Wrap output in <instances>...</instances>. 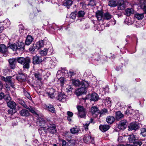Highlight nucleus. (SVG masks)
I'll list each match as a JSON object with an SVG mask.
<instances>
[{"label": "nucleus", "mask_w": 146, "mask_h": 146, "mask_svg": "<svg viewBox=\"0 0 146 146\" xmlns=\"http://www.w3.org/2000/svg\"><path fill=\"white\" fill-rule=\"evenodd\" d=\"M82 84V85L81 86V87L76 91V94L77 96L86 94L87 91V88L89 86V84L87 81H83Z\"/></svg>", "instance_id": "nucleus-1"}, {"label": "nucleus", "mask_w": 146, "mask_h": 146, "mask_svg": "<svg viewBox=\"0 0 146 146\" xmlns=\"http://www.w3.org/2000/svg\"><path fill=\"white\" fill-rule=\"evenodd\" d=\"M30 62L31 59L29 57H18V62L23 65V68L25 69H28L29 68Z\"/></svg>", "instance_id": "nucleus-2"}, {"label": "nucleus", "mask_w": 146, "mask_h": 146, "mask_svg": "<svg viewBox=\"0 0 146 146\" xmlns=\"http://www.w3.org/2000/svg\"><path fill=\"white\" fill-rule=\"evenodd\" d=\"M46 126V130L47 132H49L52 134H54L56 132V125L51 121L50 119L47 120Z\"/></svg>", "instance_id": "nucleus-3"}, {"label": "nucleus", "mask_w": 146, "mask_h": 146, "mask_svg": "<svg viewBox=\"0 0 146 146\" xmlns=\"http://www.w3.org/2000/svg\"><path fill=\"white\" fill-rule=\"evenodd\" d=\"M11 76H6V77L4 76L1 77V80L5 81L7 84L6 87L7 89L9 90L10 87L8 85H10L11 87L13 88L14 87V84Z\"/></svg>", "instance_id": "nucleus-4"}, {"label": "nucleus", "mask_w": 146, "mask_h": 146, "mask_svg": "<svg viewBox=\"0 0 146 146\" xmlns=\"http://www.w3.org/2000/svg\"><path fill=\"white\" fill-rule=\"evenodd\" d=\"M77 108L78 110V112L76 113L78 117L80 118H85L86 117V113L85 109L82 106L77 105Z\"/></svg>", "instance_id": "nucleus-5"}, {"label": "nucleus", "mask_w": 146, "mask_h": 146, "mask_svg": "<svg viewBox=\"0 0 146 146\" xmlns=\"http://www.w3.org/2000/svg\"><path fill=\"white\" fill-rule=\"evenodd\" d=\"M18 57L9 59V68L12 69H14L15 67L17 62H18Z\"/></svg>", "instance_id": "nucleus-6"}, {"label": "nucleus", "mask_w": 146, "mask_h": 146, "mask_svg": "<svg viewBox=\"0 0 146 146\" xmlns=\"http://www.w3.org/2000/svg\"><path fill=\"white\" fill-rule=\"evenodd\" d=\"M70 80V83L76 87H79L82 85L83 81L80 82L79 79L76 78H71Z\"/></svg>", "instance_id": "nucleus-7"}, {"label": "nucleus", "mask_w": 146, "mask_h": 146, "mask_svg": "<svg viewBox=\"0 0 146 146\" xmlns=\"http://www.w3.org/2000/svg\"><path fill=\"white\" fill-rule=\"evenodd\" d=\"M117 5L118 9L123 10L126 7V2L123 0H119L117 2Z\"/></svg>", "instance_id": "nucleus-8"}, {"label": "nucleus", "mask_w": 146, "mask_h": 146, "mask_svg": "<svg viewBox=\"0 0 146 146\" xmlns=\"http://www.w3.org/2000/svg\"><path fill=\"white\" fill-rule=\"evenodd\" d=\"M37 125L41 127H46V122L44 119L43 117H39L37 122Z\"/></svg>", "instance_id": "nucleus-9"}, {"label": "nucleus", "mask_w": 146, "mask_h": 146, "mask_svg": "<svg viewBox=\"0 0 146 146\" xmlns=\"http://www.w3.org/2000/svg\"><path fill=\"white\" fill-rule=\"evenodd\" d=\"M33 62L34 64H38L41 63L42 60V57L37 55L34 56L33 58Z\"/></svg>", "instance_id": "nucleus-10"}, {"label": "nucleus", "mask_w": 146, "mask_h": 146, "mask_svg": "<svg viewBox=\"0 0 146 146\" xmlns=\"http://www.w3.org/2000/svg\"><path fill=\"white\" fill-rule=\"evenodd\" d=\"M66 97L67 96L64 93H60L58 94L57 99L60 101L64 102L66 101Z\"/></svg>", "instance_id": "nucleus-11"}, {"label": "nucleus", "mask_w": 146, "mask_h": 146, "mask_svg": "<svg viewBox=\"0 0 146 146\" xmlns=\"http://www.w3.org/2000/svg\"><path fill=\"white\" fill-rule=\"evenodd\" d=\"M127 121L125 120H121L118 126L119 129L121 130H124L125 129L127 126Z\"/></svg>", "instance_id": "nucleus-12"}, {"label": "nucleus", "mask_w": 146, "mask_h": 146, "mask_svg": "<svg viewBox=\"0 0 146 146\" xmlns=\"http://www.w3.org/2000/svg\"><path fill=\"white\" fill-rule=\"evenodd\" d=\"M129 131L134 130H136L139 128L137 123L136 122H132L130 123L128 127Z\"/></svg>", "instance_id": "nucleus-13"}, {"label": "nucleus", "mask_w": 146, "mask_h": 146, "mask_svg": "<svg viewBox=\"0 0 146 146\" xmlns=\"http://www.w3.org/2000/svg\"><path fill=\"white\" fill-rule=\"evenodd\" d=\"M68 71L67 70L64 68H60V69L58 70L56 74L57 77L58 78V76L60 75V76H64L66 74H68Z\"/></svg>", "instance_id": "nucleus-14"}, {"label": "nucleus", "mask_w": 146, "mask_h": 146, "mask_svg": "<svg viewBox=\"0 0 146 146\" xmlns=\"http://www.w3.org/2000/svg\"><path fill=\"white\" fill-rule=\"evenodd\" d=\"M57 92L53 88L51 89L49 92L46 93L49 98H54Z\"/></svg>", "instance_id": "nucleus-15"}, {"label": "nucleus", "mask_w": 146, "mask_h": 146, "mask_svg": "<svg viewBox=\"0 0 146 146\" xmlns=\"http://www.w3.org/2000/svg\"><path fill=\"white\" fill-rule=\"evenodd\" d=\"M27 76L23 74H20L16 77L17 80L20 82L25 81L26 79Z\"/></svg>", "instance_id": "nucleus-16"}, {"label": "nucleus", "mask_w": 146, "mask_h": 146, "mask_svg": "<svg viewBox=\"0 0 146 146\" xmlns=\"http://www.w3.org/2000/svg\"><path fill=\"white\" fill-rule=\"evenodd\" d=\"M110 127V126L108 125H100L99 126L100 129L103 132L108 131Z\"/></svg>", "instance_id": "nucleus-17"}, {"label": "nucleus", "mask_w": 146, "mask_h": 146, "mask_svg": "<svg viewBox=\"0 0 146 146\" xmlns=\"http://www.w3.org/2000/svg\"><path fill=\"white\" fill-rule=\"evenodd\" d=\"M83 139L84 141L86 143H88L90 142H92V141L93 140V138L88 135H85Z\"/></svg>", "instance_id": "nucleus-18"}, {"label": "nucleus", "mask_w": 146, "mask_h": 146, "mask_svg": "<svg viewBox=\"0 0 146 146\" xmlns=\"http://www.w3.org/2000/svg\"><path fill=\"white\" fill-rule=\"evenodd\" d=\"M7 105L11 109L15 110L16 108V104L14 101H11L8 102Z\"/></svg>", "instance_id": "nucleus-19"}, {"label": "nucleus", "mask_w": 146, "mask_h": 146, "mask_svg": "<svg viewBox=\"0 0 146 146\" xmlns=\"http://www.w3.org/2000/svg\"><path fill=\"white\" fill-rule=\"evenodd\" d=\"M44 40H40L36 43V50H38L40 48L42 47L44 45Z\"/></svg>", "instance_id": "nucleus-20"}, {"label": "nucleus", "mask_w": 146, "mask_h": 146, "mask_svg": "<svg viewBox=\"0 0 146 146\" xmlns=\"http://www.w3.org/2000/svg\"><path fill=\"white\" fill-rule=\"evenodd\" d=\"M17 50L19 51H23L24 49L25 45L23 43L19 42H17Z\"/></svg>", "instance_id": "nucleus-21"}, {"label": "nucleus", "mask_w": 146, "mask_h": 146, "mask_svg": "<svg viewBox=\"0 0 146 146\" xmlns=\"http://www.w3.org/2000/svg\"><path fill=\"white\" fill-rule=\"evenodd\" d=\"M33 39L31 35H28L26 39L25 43L27 45H30L33 41Z\"/></svg>", "instance_id": "nucleus-22"}, {"label": "nucleus", "mask_w": 146, "mask_h": 146, "mask_svg": "<svg viewBox=\"0 0 146 146\" xmlns=\"http://www.w3.org/2000/svg\"><path fill=\"white\" fill-rule=\"evenodd\" d=\"M138 139V138L137 137H135L134 135L133 134L130 135L128 138L129 142L131 143H133L134 142L137 140Z\"/></svg>", "instance_id": "nucleus-23"}, {"label": "nucleus", "mask_w": 146, "mask_h": 146, "mask_svg": "<svg viewBox=\"0 0 146 146\" xmlns=\"http://www.w3.org/2000/svg\"><path fill=\"white\" fill-rule=\"evenodd\" d=\"M96 16L99 21H100L103 19V15L102 12L100 11H98L96 13Z\"/></svg>", "instance_id": "nucleus-24"}, {"label": "nucleus", "mask_w": 146, "mask_h": 146, "mask_svg": "<svg viewBox=\"0 0 146 146\" xmlns=\"http://www.w3.org/2000/svg\"><path fill=\"white\" fill-rule=\"evenodd\" d=\"M46 107L47 109L49 111L54 113L55 112V110L53 106L51 104H49L46 105Z\"/></svg>", "instance_id": "nucleus-25"}, {"label": "nucleus", "mask_w": 146, "mask_h": 146, "mask_svg": "<svg viewBox=\"0 0 146 146\" xmlns=\"http://www.w3.org/2000/svg\"><path fill=\"white\" fill-rule=\"evenodd\" d=\"M20 115L22 116L27 117L29 115L28 111L25 109H23L20 111Z\"/></svg>", "instance_id": "nucleus-26"}, {"label": "nucleus", "mask_w": 146, "mask_h": 146, "mask_svg": "<svg viewBox=\"0 0 146 146\" xmlns=\"http://www.w3.org/2000/svg\"><path fill=\"white\" fill-rule=\"evenodd\" d=\"M91 100L94 101H97L99 99L98 95L96 93L92 94L91 95Z\"/></svg>", "instance_id": "nucleus-27"}, {"label": "nucleus", "mask_w": 146, "mask_h": 146, "mask_svg": "<svg viewBox=\"0 0 146 146\" xmlns=\"http://www.w3.org/2000/svg\"><path fill=\"white\" fill-rule=\"evenodd\" d=\"M134 17L138 20H142L144 17V14L143 13H136L134 14Z\"/></svg>", "instance_id": "nucleus-28"}, {"label": "nucleus", "mask_w": 146, "mask_h": 146, "mask_svg": "<svg viewBox=\"0 0 146 146\" xmlns=\"http://www.w3.org/2000/svg\"><path fill=\"white\" fill-rule=\"evenodd\" d=\"M48 60L49 61L50 64L52 66H54L56 65V59L55 58H48Z\"/></svg>", "instance_id": "nucleus-29"}, {"label": "nucleus", "mask_w": 146, "mask_h": 146, "mask_svg": "<svg viewBox=\"0 0 146 146\" xmlns=\"http://www.w3.org/2000/svg\"><path fill=\"white\" fill-rule=\"evenodd\" d=\"M49 47L48 48H46V50L47 54L48 55H50L53 53V50L51 45V44H49Z\"/></svg>", "instance_id": "nucleus-30"}, {"label": "nucleus", "mask_w": 146, "mask_h": 146, "mask_svg": "<svg viewBox=\"0 0 146 146\" xmlns=\"http://www.w3.org/2000/svg\"><path fill=\"white\" fill-rule=\"evenodd\" d=\"M125 15L127 16H129L131 14L133 13L134 10L132 8H127L125 11Z\"/></svg>", "instance_id": "nucleus-31"}, {"label": "nucleus", "mask_w": 146, "mask_h": 146, "mask_svg": "<svg viewBox=\"0 0 146 146\" xmlns=\"http://www.w3.org/2000/svg\"><path fill=\"white\" fill-rule=\"evenodd\" d=\"M80 131V129L77 127H75L71 128L70 129L71 133L73 134L78 133Z\"/></svg>", "instance_id": "nucleus-32"}, {"label": "nucleus", "mask_w": 146, "mask_h": 146, "mask_svg": "<svg viewBox=\"0 0 146 146\" xmlns=\"http://www.w3.org/2000/svg\"><path fill=\"white\" fill-rule=\"evenodd\" d=\"M73 3V1L70 0H66L64 3V5L68 8H69Z\"/></svg>", "instance_id": "nucleus-33"}, {"label": "nucleus", "mask_w": 146, "mask_h": 146, "mask_svg": "<svg viewBox=\"0 0 146 146\" xmlns=\"http://www.w3.org/2000/svg\"><path fill=\"white\" fill-rule=\"evenodd\" d=\"M34 76L35 78L38 81H41L42 80V74L39 72H36L35 73Z\"/></svg>", "instance_id": "nucleus-34"}, {"label": "nucleus", "mask_w": 146, "mask_h": 146, "mask_svg": "<svg viewBox=\"0 0 146 146\" xmlns=\"http://www.w3.org/2000/svg\"><path fill=\"white\" fill-rule=\"evenodd\" d=\"M106 119L108 123L111 124L114 121L115 119L113 117L109 116L107 117Z\"/></svg>", "instance_id": "nucleus-35"}, {"label": "nucleus", "mask_w": 146, "mask_h": 146, "mask_svg": "<svg viewBox=\"0 0 146 146\" xmlns=\"http://www.w3.org/2000/svg\"><path fill=\"white\" fill-rule=\"evenodd\" d=\"M7 51V48L4 44H0V53H4Z\"/></svg>", "instance_id": "nucleus-36"}, {"label": "nucleus", "mask_w": 146, "mask_h": 146, "mask_svg": "<svg viewBox=\"0 0 146 146\" xmlns=\"http://www.w3.org/2000/svg\"><path fill=\"white\" fill-rule=\"evenodd\" d=\"M108 5L110 6L114 7L117 5V3L116 0H111L109 1Z\"/></svg>", "instance_id": "nucleus-37"}, {"label": "nucleus", "mask_w": 146, "mask_h": 146, "mask_svg": "<svg viewBox=\"0 0 146 146\" xmlns=\"http://www.w3.org/2000/svg\"><path fill=\"white\" fill-rule=\"evenodd\" d=\"M2 24H3V26L6 27H9L10 25V21L8 19H6L3 22Z\"/></svg>", "instance_id": "nucleus-38"}, {"label": "nucleus", "mask_w": 146, "mask_h": 146, "mask_svg": "<svg viewBox=\"0 0 146 146\" xmlns=\"http://www.w3.org/2000/svg\"><path fill=\"white\" fill-rule=\"evenodd\" d=\"M123 114L120 111H118L116 113V118L117 120H119L120 119L123 117Z\"/></svg>", "instance_id": "nucleus-39"}, {"label": "nucleus", "mask_w": 146, "mask_h": 146, "mask_svg": "<svg viewBox=\"0 0 146 146\" xmlns=\"http://www.w3.org/2000/svg\"><path fill=\"white\" fill-rule=\"evenodd\" d=\"M112 17V16L108 13H106L103 15V19L108 20Z\"/></svg>", "instance_id": "nucleus-40"}, {"label": "nucleus", "mask_w": 146, "mask_h": 146, "mask_svg": "<svg viewBox=\"0 0 146 146\" xmlns=\"http://www.w3.org/2000/svg\"><path fill=\"white\" fill-rule=\"evenodd\" d=\"M98 111V108L96 106L92 107L90 109V111L92 114L95 113Z\"/></svg>", "instance_id": "nucleus-41"}, {"label": "nucleus", "mask_w": 146, "mask_h": 146, "mask_svg": "<svg viewBox=\"0 0 146 146\" xmlns=\"http://www.w3.org/2000/svg\"><path fill=\"white\" fill-rule=\"evenodd\" d=\"M9 47L11 49H12L13 51H15L16 50H17V42H16V43L11 44L10 46Z\"/></svg>", "instance_id": "nucleus-42"}, {"label": "nucleus", "mask_w": 146, "mask_h": 146, "mask_svg": "<svg viewBox=\"0 0 146 146\" xmlns=\"http://www.w3.org/2000/svg\"><path fill=\"white\" fill-rule=\"evenodd\" d=\"M93 121V119L92 118H91L89 121H87L86 123L84 125V127L86 130H88V126L90 124L92 123Z\"/></svg>", "instance_id": "nucleus-43"}, {"label": "nucleus", "mask_w": 146, "mask_h": 146, "mask_svg": "<svg viewBox=\"0 0 146 146\" xmlns=\"http://www.w3.org/2000/svg\"><path fill=\"white\" fill-rule=\"evenodd\" d=\"M68 76L70 78V80L71 78H73V76H74L76 74V73L72 70H69L68 72Z\"/></svg>", "instance_id": "nucleus-44"}, {"label": "nucleus", "mask_w": 146, "mask_h": 146, "mask_svg": "<svg viewBox=\"0 0 146 146\" xmlns=\"http://www.w3.org/2000/svg\"><path fill=\"white\" fill-rule=\"evenodd\" d=\"M85 13L82 11H80L78 13V16L79 17H83L84 16Z\"/></svg>", "instance_id": "nucleus-45"}, {"label": "nucleus", "mask_w": 146, "mask_h": 146, "mask_svg": "<svg viewBox=\"0 0 146 146\" xmlns=\"http://www.w3.org/2000/svg\"><path fill=\"white\" fill-rule=\"evenodd\" d=\"M58 78H60L59 80L60 82L61 86H63L64 83L65 82V79L64 78L62 77L61 78L60 76H58Z\"/></svg>", "instance_id": "nucleus-46"}, {"label": "nucleus", "mask_w": 146, "mask_h": 146, "mask_svg": "<svg viewBox=\"0 0 146 146\" xmlns=\"http://www.w3.org/2000/svg\"><path fill=\"white\" fill-rule=\"evenodd\" d=\"M134 146H141L142 144V142L140 140L137 141V140L133 142Z\"/></svg>", "instance_id": "nucleus-47"}, {"label": "nucleus", "mask_w": 146, "mask_h": 146, "mask_svg": "<svg viewBox=\"0 0 146 146\" xmlns=\"http://www.w3.org/2000/svg\"><path fill=\"white\" fill-rule=\"evenodd\" d=\"M63 135L66 137H68L69 138H70L71 137L70 133L67 131H65L64 132Z\"/></svg>", "instance_id": "nucleus-48"}, {"label": "nucleus", "mask_w": 146, "mask_h": 146, "mask_svg": "<svg viewBox=\"0 0 146 146\" xmlns=\"http://www.w3.org/2000/svg\"><path fill=\"white\" fill-rule=\"evenodd\" d=\"M46 127H41L38 129V132L40 134H41L42 133V130H43L45 132L47 133V131H46Z\"/></svg>", "instance_id": "nucleus-49"}, {"label": "nucleus", "mask_w": 146, "mask_h": 146, "mask_svg": "<svg viewBox=\"0 0 146 146\" xmlns=\"http://www.w3.org/2000/svg\"><path fill=\"white\" fill-rule=\"evenodd\" d=\"M141 134L144 137L146 136V129L145 128H142L141 129Z\"/></svg>", "instance_id": "nucleus-50"}, {"label": "nucleus", "mask_w": 146, "mask_h": 146, "mask_svg": "<svg viewBox=\"0 0 146 146\" xmlns=\"http://www.w3.org/2000/svg\"><path fill=\"white\" fill-rule=\"evenodd\" d=\"M46 48H44L43 50L40 52V54L42 56H44L47 54Z\"/></svg>", "instance_id": "nucleus-51"}, {"label": "nucleus", "mask_w": 146, "mask_h": 146, "mask_svg": "<svg viewBox=\"0 0 146 146\" xmlns=\"http://www.w3.org/2000/svg\"><path fill=\"white\" fill-rule=\"evenodd\" d=\"M108 112V110L107 109L104 108L102 109L100 112V115L104 114Z\"/></svg>", "instance_id": "nucleus-52"}, {"label": "nucleus", "mask_w": 146, "mask_h": 146, "mask_svg": "<svg viewBox=\"0 0 146 146\" xmlns=\"http://www.w3.org/2000/svg\"><path fill=\"white\" fill-rule=\"evenodd\" d=\"M29 49L30 51L32 52L35 50H36V44L35 45L34 44L33 46H32L30 47Z\"/></svg>", "instance_id": "nucleus-53"}, {"label": "nucleus", "mask_w": 146, "mask_h": 146, "mask_svg": "<svg viewBox=\"0 0 146 146\" xmlns=\"http://www.w3.org/2000/svg\"><path fill=\"white\" fill-rule=\"evenodd\" d=\"M23 93L25 95L27 98H29L30 97V95L29 93L27 91L25 90L24 89H23Z\"/></svg>", "instance_id": "nucleus-54"}, {"label": "nucleus", "mask_w": 146, "mask_h": 146, "mask_svg": "<svg viewBox=\"0 0 146 146\" xmlns=\"http://www.w3.org/2000/svg\"><path fill=\"white\" fill-rule=\"evenodd\" d=\"M28 110L31 113L34 114H36V112L35 110V109L34 108L30 107L29 108Z\"/></svg>", "instance_id": "nucleus-55"}, {"label": "nucleus", "mask_w": 146, "mask_h": 146, "mask_svg": "<svg viewBox=\"0 0 146 146\" xmlns=\"http://www.w3.org/2000/svg\"><path fill=\"white\" fill-rule=\"evenodd\" d=\"M5 100L8 102L11 100V98L10 96L9 95H6L5 97Z\"/></svg>", "instance_id": "nucleus-56"}, {"label": "nucleus", "mask_w": 146, "mask_h": 146, "mask_svg": "<svg viewBox=\"0 0 146 146\" xmlns=\"http://www.w3.org/2000/svg\"><path fill=\"white\" fill-rule=\"evenodd\" d=\"M133 112V110H127L126 111V113L127 114L129 115V114H132Z\"/></svg>", "instance_id": "nucleus-57"}, {"label": "nucleus", "mask_w": 146, "mask_h": 146, "mask_svg": "<svg viewBox=\"0 0 146 146\" xmlns=\"http://www.w3.org/2000/svg\"><path fill=\"white\" fill-rule=\"evenodd\" d=\"M2 22H0V33H1L4 29V26Z\"/></svg>", "instance_id": "nucleus-58"}, {"label": "nucleus", "mask_w": 146, "mask_h": 146, "mask_svg": "<svg viewBox=\"0 0 146 146\" xmlns=\"http://www.w3.org/2000/svg\"><path fill=\"white\" fill-rule=\"evenodd\" d=\"M67 117H72L73 115V113L72 112H71L70 111H68L67 112Z\"/></svg>", "instance_id": "nucleus-59"}, {"label": "nucleus", "mask_w": 146, "mask_h": 146, "mask_svg": "<svg viewBox=\"0 0 146 146\" xmlns=\"http://www.w3.org/2000/svg\"><path fill=\"white\" fill-rule=\"evenodd\" d=\"M110 100V98H107L106 99V103H107L108 104H110V106L111 105V103Z\"/></svg>", "instance_id": "nucleus-60"}, {"label": "nucleus", "mask_w": 146, "mask_h": 146, "mask_svg": "<svg viewBox=\"0 0 146 146\" xmlns=\"http://www.w3.org/2000/svg\"><path fill=\"white\" fill-rule=\"evenodd\" d=\"M123 136H121L119 135L118 138V140L120 143L123 142Z\"/></svg>", "instance_id": "nucleus-61"}, {"label": "nucleus", "mask_w": 146, "mask_h": 146, "mask_svg": "<svg viewBox=\"0 0 146 146\" xmlns=\"http://www.w3.org/2000/svg\"><path fill=\"white\" fill-rule=\"evenodd\" d=\"M76 14L74 12H72L70 15V16L72 19H74L76 18Z\"/></svg>", "instance_id": "nucleus-62"}, {"label": "nucleus", "mask_w": 146, "mask_h": 146, "mask_svg": "<svg viewBox=\"0 0 146 146\" xmlns=\"http://www.w3.org/2000/svg\"><path fill=\"white\" fill-rule=\"evenodd\" d=\"M141 8L143 10L145 13L146 14V5H142L141 6Z\"/></svg>", "instance_id": "nucleus-63"}, {"label": "nucleus", "mask_w": 146, "mask_h": 146, "mask_svg": "<svg viewBox=\"0 0 146 146\" xmlns=\"http://www.w3.org/2000/svg\"><path fill=\"white\" fill-rule=\"evenodd\" d=\"M61 141L62 143V146H68L66 141L64 139H62Z\"/></svg>", "instance_id": "nucleus-64"}]
</instances>
